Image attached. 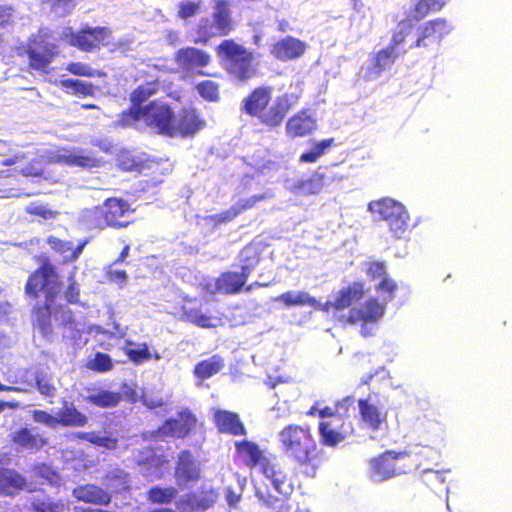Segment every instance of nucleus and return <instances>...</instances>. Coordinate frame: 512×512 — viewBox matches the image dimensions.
Returning a JSON list of instances; mask_svg holds the SVG:
<instances>
[{
	"label": "nucleus",
	"instance_id": "obj_35",
	"mask_svg": "<svg viewBox=\"0 0 512 512\" xmlns=\"http://www.w3.org/2000/svg\"><path fill=\"white\" fill-rule=\"evenodd\" d=\"M364 295V288L361 283H354L353 285L340 290L333 306L337 310L349 307L352 303L360 300Z\"/></svg>",
	"mask_w": 512,
	"mask_h": 512
},
{
	"label": "nucleus",
	"instance_id": "obj_48",
	"mask_svg": "<svg viewBox=\"0 0 512 512\" xmlns=\"http://www.w3.org/2000/svg\"><path fill=\"white\" fill-rule=\"evenodd\" d=\"M177 490L173 487H154L148 493V498L156 504L169 503L175 498Z\"/></svg>",
	"mask_w": 512,
	"mask_h": 512
},
{
	"label": "nucleus",
	"instance_id": "obj_45",
	"mask_svg": "<svg viewBox=\"0 0 512 512\" xmlns=\"http://www.w3.org/2000/svg\"><path fill=\"white\" fill-rule=\"evenodd\" d=\"M333 142L334 139L330 138L313 143L312 148L300 156V161L307 163L316 162L332 146Z\"/></svg>",
	"mask_w": 512,
	"mask_h": 512
},
{
	"label": "nucleus",
	"instance_id": "obj_27",
	"mask_svg": "<svg viewBox=\"0 0 512 512\" xmlns=\"http://www.w3.org/2000/svg\"><path fill=\"white\" fill-rule=\"evenodd\" d=\"M140 472L149 478H160L164 474V465L167 460L156 455L152 450L147 449L140 453L138 458Z\"/></svg>",
	"mask_w": 512,
	"mask_h": 512
},
{
	"label": "nucleus",
	"instance_id": "obj_64",
	"mask_svg": "<svg viewBox=\"0 0 512 512\" xmlns=\"http://www.w3.org/2000/svg\"><path fill=\"white\" fill-rule=\"evenodd\" d=\"M367 273L369 276H371L374 280L379 279L380 281L387 277L385 267L383 263H371L369 264Z\"/></svg>",
	"mask_w": 512,
	"mask_h": 512
},
{
	"label": "nucleus",
	"instance_id": "obj_30",
	"mask_svg": "<svg viewBox=\"0 0 512 512\" xmlns=\"http://www.w3.org/2000/svg\"><path fill=\"white\" fill-rule=\"evenodd\" d=\"M214 421L221 432L238 435L245 431L238 415L230 411L215 410Z\"/></svg>",
	"mask_w": 512,
	"mask_h": 512
},
{
	"label": "nucleus",
	"instance_id": "obj_16",
	"mask_svg": "<svg viewBox=\"0 0 512 512\" xmlns=\"http://www.w3.org/2000/svg\"><path fill=\"white\" fill-rule=\"evenodd\" d=\"M178 69L183 77L193 75L198 69L205 67L210 62V55L194 47L180 49L175 55Z\"/></svg>",
	"mask_w": 512,
	"mask_h": 512
},
{
	"label": "nucleus",
	"instance_id": "obj_39",
	"mask_svg": "<svg viewBox=\"0 0 512 512\" xmlns=\"http://www.w3.org/2000/svg\"><path fill=\"white\" fill-rule=\"evenodd\" d=\"M270 197L268 194H261L258 196H252L248 199L241 200L232 206L229 210L217 215L219 222H225L235 218L241 211L253 207L257 202L262 201Z\"/></svg>",
	"mask_w": 512,
	"mask_h": 512
},
{
	"label": "nucleus",
	"instance_id": "obj_31",
	"mask_svg": "<svg viewBox=\"0 0 512 512\" xmlns=\"http://www.w3.org/2000/svg\"><path fill=\"white\" fill-rule=\"evenodd\" d=\"M13 442L23 449L36 451L47 444V439L31 429L22 428L14 433Z\"/></svg>",
	"mask_w": 512,
	"mask_h": 512
},
{
	"label": "nucleus",
	"instance_id": "obj_5",
	"mask_svg": "<svg viewBox=\"0 0 512 512\" xmlns=\"http://www.w3.org/2000/svg\"><path fill=\"white\" fill-rule=\"evenodd\" d=\"M213 3L212 17L201 19L197 26L195 43H206L210 38L225 36L233 29L229 2L213 0Z\"/></svg>",
	"mask_w": 512,
	"mask_h": 512
},
{
	"label": "nucleus",
	"instance_id": "obj_37",
	"mask_svg": "<svg viewBox=\"0 0 512 512\" xmlns=\"http://www.w3.org/2000/svg\"><path fill=\"white\" fill-rule=\"evenodd\" d=\"M224 366L221 357L214 355L206 360L199 362L194 369V374L199 379H207L218 373Z\"/></svg>",
	"mask_w": 512,
	"mask_h": 512
},
{
	"label": "nucleus",
	"instance_id": "obj_14",
	"mask_svg": "<svg viewBox=\"0 0 512 512\" xmlns=\"http://www.w3.org/2000/svg\"><path fill=\"white\" fill-rule=\"evenodd\" d=\"M452 30V24L445 19L438 18L428 21L419 28V35L415 46L427 48L433 45H439L442 39Z\"/></svg>",
	"mask_w": 512,
	"mask_h": 512
},
{
	"label": "nucleus",
	"instance_id": "obj_56",
	"mask_svg": "<svg viewBox=\"0 0 512 512\" xmlns=\"http://www.w3.org/2000/svg\"><path fill=\"white\" fill-rule=\"evenodd\" d=\"M105 215V209L103 207H94L92 209H87L83 212L82 218L83 221L94 228H103L106 225H97L96 220L99 218H104Z\"/></svg>",
	"mask_w": 512,
	"mask_h": 512
},
{
	"label": "nucleus",
	"instance_id": "obj_21",
	"mask_svg": "<svg viewBox=\"0 0 512 512\" xmlns=\"http://www.w3.org/2000/svg\"><path fill=\"white\" fill-rule=\"evenodd\" d=\"M105 215L104 218L96 220L97 225H110V226H126L127 223L121 219L130 213V207L127 202L112 198L108 199L104 204Z\"/></svg>",
	"mask_w": 512,
	"mask_h": 512
},
{
	"label": "nucleus",
	"instance_id": "obj_47",
	"mask_svg": "<svg viewBox=\"0 0 512 512\" xmlns=\"http://www.w3.org/2000/svg\"><path fill=\"white\" fill-rule=\"evenodd\" d=\"M158 84L156 82H147L136 88L131 94L133 107H140L139 104L146 101L157 91Z\"/></svg>",
	"mask_w": 512,
	"mask_h": 512
},
{
	"label": "nucleus",
	"instance_id": "obj_60",
	"mask_svg": "<svg viewBox=\"0 0 512 512\" xmlns=\"http://www.w3.org/2000/svg\"><path fill=\"white\" fill-rule=\"evenodd\" d=\"M435 0H419L414 9V17L420 19L425 17L430 11H438L440 8H435Z\"/></svg>",
	"mask_w": 512,
	"mask_h": 512
},
{
	"label": "nucleus",
	"instance_id": "obj_4",
	"mask_svg": "<svg viewBox=\"0 0 512 512\" xmlns=\"http://www.w3.org/2000/svg\"><path fill=\"white\" fill-rule=\"evenodd\" d=\"M278 441L287 457L299 464H307L311 461L315 442L309 429L288 425L278 433Z\"/></svg>",
	"mask_w": 512,
	"mask_h": 512
},
{
	"label": "nucleus",
	"instance_id": "obj_52",
	"mask_svg": "<svg viewBox=\"0 0 512 512\" xmlns=\"http://www.w3.org/2000/svg\"><path fill=\"white\" fill-rule=\"evenodd\" d=\"M66 70L71 74L77 76H85V77H101L105 74L103 72L92 69L90 66L81 63V62H72L69 63L66 67Z\"/></svg>",
	"mask_w": 512,
	"mask_h": 512
},
{
	"label": "nucleus",
	"instance_id": "obj_12",
	"mask_svg": "<svg viewBox=\"0 0 512 512\" xmlns=\"http://www.w3.org/2000/svg\"><path fill=\"white\" fill-rule=\"evenodd\" d=\"M406 454L386 452L369 461V477L373 482L385 481L397 474L405 472L404 467H397L396 462L404 459Z\"/></svg>",
	"mask_w": 512,
	"mask_h": 512
},
{
	"label": "nucleus",
	"instance_id": "obj_43",
	"mask_svg": "<svg viewBox=\"0 0 512 512\" xmlns=\"http://www.w3.org/2000/svg\"><path fill=\"white\" fill-rule=\"evenodd\" d=\"M121 399L119 393L102 390L87 396L86 400L98 407L110 408L116 406Z\"/></svg>",
	"mask_w": 512,
	"mask_h": 512
},
{
	"label": "nucleus",
	"instance_id": "obj_6",
	"mask_svg": "<svg viewBox=\"0 0 512 512\" xmlns=\"http://www.w3.org/2000/svg\"><path fill=\"white\" fill-rule=\"evenodd\" d=\"M218 50L223 55L225 67L231 75L245 80L255 74L253 55L243 46L231 40H225L219 45Z\"/></svg>",
	"mask_w": 512,
	"mask_h": 512
},
{
	"label": "nucleus",
	"instance_id": "obj_1",
	"mask_svg": "<svg viewBox=\"0 0 512 512\" xmlns=\"http://www.w3.org/2000/svg\"><path fill=\"white\" fill-rule=\"evenodd\" d=\"M236 448L252 469L264 476V486L255 485L257 497L274 512H284V501L278 495L286 496L292 491L288 475L276 458L249 441L236 442Z\"/></svg>",
	"mask_w": 512,
	"mask_h": 512
},
{
	"label": "nucleus",
	"instance_id": "obj_55",
	"mask_svg": "<svg viewBox=\"0 0 512 512\" xmlns=\"http://www.w3.org/2000/svg\"><path fill=\"white\" fill-rule=\"evenodd\" d=\"M126 355L131 361L137 364L149 360L152 357L146 344H141L136 348L126 349Z\"/></svg>",
	"mask_w": 512,
	"mask_h": 512
},
{
	"label": "nucleus",
	"instance_id": "obj_42",
	"mask_svg": "<svg viewBox=\"0 0 512 512\" xmlns=\"http://www.w3.org/2000/svg\"><path fill=\"white\" fill-rule=\"evenodd\" d=\"M185 319L202 328H215L221 325V319L210 317L202 313L201 310L191 309L184 312Z\"/></svg>",
	"mask_w": 512,
	"mask_h": 512
},
{
	"label": "nucleus",
	"instance_id": "obj_54",
	"mask_svg": "<svg viewBox=\"0 0 512 512\" xmlns=\"http://www.w3.org/2000/svg\"><path fill=\"white\" fill-rule=\"evenodd\" d=\"M35 512H66L68 506L64 503H51L49 501L37 499L33 502Z\"/></svg>",
	"mask_w": 512,
	"mask_h": 512
},
{
	"label": "nucleus",
	"instance_id": "obj_62",
	"mask_svg": "<svg viewBox=\"0 0 512 512\" xmlns=\"http://www.w3.org/2000/svg\"><path fill=\"white\" fill-rule=\"evenodd\" d=\"M106 275L108 280L118 284L120 287H123L127 281V274L124 270H119L113 268V265H110L107 268Z\"/></svg>",
	"mask_w": 512,
	"mask_h": 512
},
{
	"label": "nucleus",
	"instance_id": "obj_53",
	"mask_svg": "<svg viewBox=\"0 0 512 512\" xmlns=\"http://www.w3.org/2000/svg\"><path fill=\"white\" fill-rule=\"evenodd\" d=\"M396 288L397 285L392 279L384 277L376 286V291L383 296L382 302L387 305L393 299Z\"/></svg>",
	"mask_w": 512,
	"mask_h": 512
},
{
	"label": "nucleus",
	"instance_id": "obj_51",
	"mask_svg": "<svg viewBox=\"0 0 512 512\" xmlns=\"http://www.w3.org/2000/svg\"><path fill=\"white\" fill-rule=\"evenodd\" d=\"M197 91L204 99L216 101L219 97V86L211 80H205L197 85Z\"/></svg>",
	"mask_w": 512,
	"mask_h": 512
},
{
	"label": "nucleus",
	"instance_id": "obj_59",
	"mask_svg": "<svg viewBox=\"0 0 512 512\" xmlns=\"http://www.w3.org/2000/svg\"><path fill=\"white\" fill-rule=\"evenodd\" d=\"M200 7H201L200 1H198V2H192V1L182 2L179 5L178 15L182 19H187V18L193 17L198 13V11L200 10Z\"/></svg>",
	"mask_w": 512,
	"mask_h": 512
},
{
	"label": "nucleus",
	"instance_id": "obj_36",
	"mask_svg": "<svg viewBox=\"0 0 512 512\" xmlns=\"http://www.w3.org/2000/svg\"><path fill=\"white\" fill-rule=\"evenodd\" d=\"M25 484L24 479L14 470L0 469V493L13 494Z\"/></svg>",
	"mask_w": 512,
	"mask_h": 512
},
{
	"label": "nucleus",
	"instance_id": "obj_8",
	"mask_svg": "<svg viewBox=\"0 0 512 512\" xmlns=\"http://www.w3.org/2000/svg\"><path fill=\"white\" fill-rule=\"evenodd\" d=\"M61 38L72 46L83 51H90L102 46H110L111 32L102 27L84 28L79 33H75L70 27L63 29Z\"/></svg>",
	"mask_w": 512,
	"mask_h": 512
},
{
	"label": "nucleus",
	"instance_id": "obj_24",
	"mask_svg": "<svg viewBox=\"0 0 512 512\" xmlns=\"http://www.w3.org/2000/svg\"><path fill=\"white\" fill-rule=\"evenodd\" d=\"M195 423V418L189 412H183L177 419H170L157 431L156 438L163 439L166 436L183 437Z\"/></svg>",
	"mask_w": 512,
	"mask_h": 512
},
{
	"label": "nucleus",
	"instance_id": "obj_3",
	"mask_svg": "<svg viewBox=\"0 0 512 512\" xmlns=\"http://www.w3.org/2000/svg\"><path fill=\"white\" fill-rule=\"evenodd\" d=\"M173 113L163 103L152 102L143 107H132L128 112H123L120 123L122 126L141 127L145 125L160 134L171 136Z\"/></svg>",
	"mask_w": 512,
	"mask_h": 512
},
{
	"label": "nucleus",
	"instance_id": "obj_26",
	"mask_svg": "<svg viewBox=\"0 0 512 512\" xmlns=\"http://www.w3.org/2000/svg\"><path fill=\"white\" fill-rule=\"evenodd\" d=\"M307 44L294 37H286L275 43L271 53L280 60H291L302 56Z\"/></svg>",
	"mask_w": 512,
	"mask_h": 512
},
{
	"label": "nucleus",
	"instance_id": "obj_58",
	"mask_svg": "<svg viewBox=\"0 0 512 512\" xmlns=\"http://www.w3.org/2000/svg\"><path fill=\"white\" fill-rule=\"evenodd\" d=\"M75 7V0H56L52 5V11L56 16L64 17L70 14Z\"/></svg>",
	"mask_w": 512,
	"mask_h": 512
},
{
	"label": "nucleus",
	"instance_id": "obj_40",
	"mask_svg": "<svg viewBox=\"0 0 512 512\" xmlns=\"http://www.w3.org/2000/svg\"><path fill=\"white\" fill-rule=\"evenodd\" d=\"M352 404L353 399L348 397L339 404H337L334 408L327 406L323 408H318L317 406H313L308 414L318 415L321 418H329L328 420H333L335 417L340 418L342 420V416L346 412L347 408Z\"/></svg>",
	"mask_w": 512,
	"mask_h": 512
},
{
	"label": "nucleus",
	"instance_id": "obj_15",
	"mask_svg": "<svg viewBox=\"0 0 512 512\" xmlns=\"http://www.w3.org/2000/svg\"><path fill=\"white\" fill-rule=\"evenodd\" d=\"M250 274V268L247 265L242 267L241 273L237 272H226L223 273L219 278L208 282L205 285V289L208 293H223L233 294L238 292L241 287L245 284Z\"/></svg>",
	"mask_w": 512,
	"mask_h": 512
},
{
	"label": "nucleus",
	"instance_id": "obj_61",
	"mask_svg": "<svg viewBox=\"0 0 512 512\" xmlns=\"http://www.w3.org/2000/svg\"><path fill=\"white\" fill-rule=\"evenodd\" d=\"M32 417L35 422L44 424L48 427H56L58 425L57 414L54 416L45 411L34 410L32 411Z\"/></svg>",
	"mask_w": 512,
	"mask_h": 512
},
{
	"label": "nucleus",
	"instance_id": "obj_28",
	"mask_svg": "<svg viewBox=\"0 0 512 512\" xmlns=\"http://www.w3.org/2000/svg\"><path fill=\"white\" fill-rule=\"evenodd\" d=\"M320 438L324 445L335 446L345 438L346 431L340 418L325 420L319 424Z\"/></svg>",
	"mask_w": 512,
	"mask_h": 512
},
{
	"label": "nucleus",
	"instance_id": "obj_2",
	"mask_svg": "<svg viewBox=\"0 0 512 512\" xmlns=\"http://www.w3.org/2000/svg\"><path fill=\"white\" fill-rule=\"evenodd\" d=\"M39 292H44L46 297L45 307L37 309L36 321L41 329L46 332L48 330L49 322L47 317H53L58 320V313L53 309L54 297L59 292L58 276L54 267L51 264L42 265L35 273H33L27 284L26 293L31 296H37Z\"/></svg>",
	"mask_w": 512,
	"mask_h": 512
},
{
	"label": "nucleus",
	"instance_id": "obj_32",
	"mask_svg": "<svg viewBox=\"0 0 512 512\" xmlns=\"http://www.w3.org/2000/svg\"><path fill=\"white\" fill-rule=\"evenodd\" d=\"M73 495L80 501L94 504H107L110 502V495L94 485H84L73 490Z\"/></svg>",
	"mask_w": 512,
	"mask_h": 512
},
{
	"label": "nucleus",
	"instance_id": "obj_10",
	"mask_svg": "<svg viewBox=\"0 0 512 512\" xmlns=\"http://www.w3.org/2000/svg\"><path fill=\"white\" fill-rule=\"evenodd\" d=\"M386 304L371 298L358 308L349 311L350 323H361V334L363 336L372 335L377 322L384 316Z\"/></svg>",
	"mask_w": 512,
	"mask_h": 512
},
{
	"label": "nucleus",
	"instance_id": "obj_11",
	"mask_svg": "<svg viewBox=\"0 0 512 512\" xmlns=\"http://www.w3.org/2000/svg\"><path fill=\"white\" fill-rule=\"evenodd\" d=\"M47 29H42L28 47L29 65L32 69L48 73V67L56 56V46L48 41Z\"/></svg>",
	"mask_w": 512,
	"mask_h": 512
},
{
	"label": "nucleus",
	"instance_id": "obj_19",
	"mask_svg": "<svg viewBox=\"0 0 512 512\" xmlns=\"http://www.w3.org/2000/svg\"><path fill=\"white\" fill-rule=\"evenodd\" d=\"M298 99L296 93H286L276 98L271 107L261 114V121L271 127L278 126L287 112L297 104Z\"/></svg>",
	"mask_w": 512,
	"mask_h": 512
},
{
	"label": "nucleus",
	"instance_id": "obj_13",
	"mask_svg": "<svg viewBox=\"0 0 512 512\" xmlns=\"http://www.w3.org/2000/svg\"><path fill=\"white\" fill-rule=\"evenodd\" d=\"M206 126L205 120L195 109H183L173 116L171 137H190Z\"/></svg>",
	"mask_w": 512,
	"mask_h": 512
},
{
	"label": "nucleus",
	"instance_id": "obj_50",
	"mask_svg": "<svg viewBox=\"0 0 512 512\" xmlns=\"http://www.w3.org/2000/svg\"><path fill=\"white\" fill-rule=\"evenodd\" d=\"M107 485L110 489L120 491L127 488L128 480L124 471L116 468L107 474Z\"/></svg>",
	"mask_w": 512,
	"mask_h": 512
},
{
	"label": "nucleus",
	"instance_id": "obj_63",
	"mask_svg": "<svg viewBox=\"0 0 512 512\" xmlns=\"http://www.w3.org/2000/svg\"><path fill=\"white\" fill-rule=\"evenodd\" d=\"M36 384L39 392L45 396H52L55 392L54 386L49 382L48 379L42 376L36 377Z\"/></svg>",
	"mask_w": 512,
	"mask_h": 512
},
{
	"label": "nucleus",
	"instance_id": "obj_34",
	"mask_svg": "<svg viewBox=\"0 0 512 512\" xmlns=\"http://www.w3.org/2000/svg\"><path fill=\"white\" fill-rule=\"evenodd\" d=\"M47 243L52 250L63 257L64 261L76 260L82 253L85 245V243H83L74 248L71 242L61 240L55 236L48 237Z\"/></svg>",
	"mask_w": 512,
	"mask_h": 512
},
{
	"label": "nucleus",
	"instance_id": "obj_17",
	"mask_svg": "<svg viewBox=\"0 0 512 512\" xmlns=\"http://www.w3.org/2000/svg\"><path fill=\"white\" fill-rule=\"evenodd\" d=\"M362 423L372 429L379 430L386 422L387 411L383 403L376 397L369 396L358 403Z\"/></svg>",
	"mask_w": 512,
	"mask_h": 512
},
{
	"label": "nucleus",
	"instance_id": "obj_41",
	"mask_svg": "<svg viewBox=\"0 0 512 512\" xmlns=\"http://www.w3.org/2000/svg\"><path fill=\"white\" fill-rule=\"evenodd\" d=\"M59 86L70 94L83 96H92L95 90L91 83L75 79L60 80Z\"/></svg>",
	"mask_w": 512,
	"mask_h": 512
},
{
	"label": "nucleus",
	"instance_id": "obj_7",
	"mask_svg": "<svg viewBox=\"0 0 512 512\" xmlns=\"http://www.w3.org/2000/svg\"><path fill=\"white\" fill-rule=\"evenodd\" d=\"M368 210L387 221L391 233L396 238H401L408 228L409 214L407 210L401 203L391 198L371 201L368 204Z\"/></svg>",
	"mask_w": 512,
	"mask_h": 512
},
{
	"label": "nucleus",
	"instance_id": "obj_25",
	"mask_svg": "<svg viewBox=\"0 0 512 512\" xmlns=\"http://www.w3.org/2000/svg\"><path fill=\"white\" fill-rule=\"evenodd\" d=\"M200 476L199 464L188 451H183L178 460L175 472L176 482L179 486H185L190 481L198 480Z\"/></svg>",
	"mask_w": 512,
	"mask_h": 512
},
{
	"label": "nucleus",
	"instance_id": "obj_18",
	"mask_svg": "<svg viewBox=\"0 0 512 512\" xmlns=\"http://www.w3.org/2000/svg\"><path fill=\"white\" fill-rule=\"evenodd\" d=\"M399 53L393 47H386L374 54L369 63L361 69L362 77L371 81L377 79L383 71L390 68L395 62Z\"/></svg>",
	"mask_w": 512,
	"mask_h": 512
},
{
	"label": "nucleus",
	"instance_id": "obj_20",
	"mask_svg": "<svg viewBox=\"0 0 512 512\" xmlns=\"http://www.w3.org/2000/svg\"><path fill=\"white\" fill-rule=\"evenodd\" d=\"M216 499L217 494L211 489L187 494L176 501V506L182 512L205 510L211 507L216 502Z\"/></svg>",
	"mask_w": 512,
	"mask_h": 512
},
{
	"label": "nucleus",
	"instance_id": "obj_44",
	"mask_svg": "<svg viewBox=\"0 0 512 512\" xmlns=\"http://www.w3.org/2000/svg\"><path fill=\"white\" fill-rule=\"evenodd\" d=\"M76 436L96 446L104 447L106 449H114L117 444V439L110 434L108 435L107 433L100 434L97 432H78Z\"/></svg>",
	"mask_w": 512,
	"mask_h": 512
},
{
	"label": "nucleus",
	"instance_id": "obj_49",
	"mask_svg": "<svg viewBox=\"0 0 512 512\" xmlns=\"http://www.w3.org/2000/svg\"><path fill=\"white\" fill-rule=\"evenodd\" d=\"M86 366L96 372H107L113 368V362L107 354L97 352L88 359Z\"/></svg>",
	"mask_w": 512,
	"mask_h": 512
},
{
	"label": "nucleus",
	"instance_id": "obj_9",
	"mask_svg": "<svg viewBox=\"0 0 512 512\" xmlns=\"http://www.w3.org/2000/svg\"><path fill=\"white\" fill-rule=\"evenodd\" d=\"M41 159L48 163H59L73 167L93 168L99 166L100 161L89 153L76 148H53L45 150Z\"/></svg>",
	"mask_w": 512,
	"mask_h": 512
},
{
	"label": "nucleus",
	"instance_id": "obj_29",
	"mask_svg": "<svg viewBox=\"0 0 512 512\" xmlns=\"http://www.w3.org/2000/svg\"><path fill=\"white\" fill-rule=\"evenodd\" d=\"M270 99L271 90L269 88H257L244 100V111L249 115L261 118Z\"/></svg>",
	"mask_w": 512,
	"mask_h": 512
},
{
	"label": "nucleus",
	"instance_id": "obj_22",
	"mask_svg": "<svg viewBox=\"0 0 512 512\" xmlns=\"http://www.w3.org/2000/svg\"><path fill=\"white\" fill-rule=\"evenodd\" d=\"M317 127V121L309 110H302L292 116L286 124V133L290 137H304Z\"/></svg>",
	"mask_w": 512,
	"mask_h": 512
},
{
	"label": "nucleus",
	"instance_id": "obj_38",
	"mask_svg": "<svg viewBox=\"0 0 512 512\" xmlns=\"http://www.w3.org/2000/svg\"><path fill=\"white\" fill-rule=\"evenodd\" d=\"M57 417L58 425L84 426L87 423V417L72 405L65 404L63 409L57 413Z\"/></svg>",
	"mask_w": 512,
	"mask_h": 512
},
{
	"label": "nucleus",
	"instance_id": "obj_57",
	"mask_svg": "<svg viewBox=\"0 0 512 512\" xmlns=\"http://www.w3.org/2000/svg\"><path fill=\"white\" fill-rule=\"evenodd\" d=\"M398 31H396L391 39V43L388 47H393V50L396 51V48L401 45L406 35L411 31L412 24L409 21H402L398 25Z\"/></svg>",
	"mask_w": 512,
	"mask_h": 512
},
{
	"label": "nucleus",
	"instance_id": "obj_23",
	"mask_svg": "<svg viewBox=\"0 0 512 512\" xmlns=\"http://www.w3.org/2000/svg\"><path fill=\"white\" fill-rule=\"evenodd\" d=\"M325 176L315 171L307 179L298 178L287 182L286 188L291 193L300 196L316 195L324 187Z\"/></svg>",
	"mask_w": 512,
	"mask_h": 512
},
{
	"label": "nucleus",
	"instance_id": "obj_46",
	"mask_svg": "<svg viewBox=\"0 0 512 512\" xmlns=\"http://www.w3.org/2000/svg\"><path fill=\"white\" fill-rule=\"evenodd\" d=\"M26 213L39 217L43 220H53L59 215V212L51 209L47 204L39 201L31 202L25 207Z\"/></svg>",
	"mask_w": 512,
	"mask_h": 512
},
{
	"label": "nucleus",
	"instance_id": "obj_33",
	"mask_svg": "<svg viewBox=\"0 0 512 512\" xmlns=\"http://www.w3.org/2000/svg\"><path fill=\"white\" fill-rule=\"evenodd\" d=\"M275 302L282 303L285 307L293 306H314L317 304L315 297L306 291L292 290L282 293L274 299Z\"/></svg>",
	"mask_w": 512,
	"mask_h": 512
}]
</instances>
